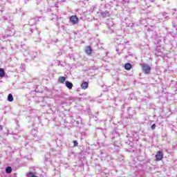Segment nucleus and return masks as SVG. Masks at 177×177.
Returning <instances> with one entry per match:
<instances>
[{"instance_id": "obj_1", "label": "nucleus", "mask_w": 177, "mask_h": 177, "mask_svg": "<svg viewBox=\"0 0 177 177\" xmlns=\"http://www.w3.org/2000/svg\"><path fill=\"white\" fill-rule=\"evenodd\" d=\"M141 69L145 74H150V71L151 70V68L147 64H142L141 65Z\"/></svg>"}, {"instance_id": "obj_2", "label": "nucleus", "mask_w": 177, "mask_h": 177, "mask_svg": "<svg viewBox=\"0 0 177 177\" xmlns=\"http://www.w3.org/2000/svg\"><path fill=\"white\" fill-rule=\"evenodd\" d=\"M159 19L162 20L160 21H167L169 17H168V14L166 12H162L158 15Z\"/></svg>"}, {"instance_id": "obj_3", "label": "nucleus", "mask_w": 177, "mask_h": 177, "mask_svg": "<svg viewBox=\"0 0 177 177\" xmlns=\"http://www.w3.org/2000/svg\"><path fill=\"white\" fill-rule=\"evenodd\" d=\"M156 161H161L164 158V153L161 151H158L156 155Z\"/></svg>"}, {"instance_id": "obj_4", "label": "nucleus", "mask_w": 177, "mask_h": 177, "mask_svg": "<svg viewBox=\"0 0 177 177\" xmlns=\"http://www.w3.org/2000/svg\"><path fill=\"white\" fill-rule=\"evenodd\" d=\"M92 52H93V49H92L91 46H86L85 53H86V55H92Z\"/></svg>"}, {"instance_id": "obj_5", "label": "nucleus", "mask_w": 177, "mask_h": 177, "mask_svg": "<svg viewBox=\"0 0 177 177\" xmlns=\"http://www.w3.org/2000/svg\"><path fill=\"white\" fill-rule=\"evenodd\" d=\"M100 13L102 17H109V16H110V11L100 10Z\"/></svg>"}, {"instance_id": "obj_6", "label": "nucleus", "mask_w": 177, "mask_h": 177, "mask_svg": "<svg viewBox=\"0 0 177 177\" xmlns=\"http://www.w3.org/2000/svg\"><path fill=\"white\" fill-rule=\"evenodd\" d=\"M45 20H44V18L42 17H32L30 19V21H35L36 23H37V21H44Z\"/></svg>"}, {"instance_id": "obj_7", "label": "nucleus", "mask_w": 177, "mask_h": 177, "mask_svg": "<svg viewBox=\"0 0 177 177\" xmlns=\"http://www.w3.org/2000/svg\"><path fill=\"white\" fill-rule=\"evenodd\" d=\"M70 21L71 23H77V22H78V17H77V15H72L70 17Z\"/></svg>"}, {"instance_id": "obj_8", "label": "nucleus", "mask_w": 177, "mask_h": 177, "mask_svg": "<svg viewBox=\"0 0 177 177\" xmlns=\"http://www.w3.org/2000/svg\"><path fill=\"white\" fill-rule=\"evenodd\" d=\"M89 86V84L87 82H83L81 84L82 89H88V87Z\"/></svg>"}, {"instance_id": "obj_9", "label": "nucleus", "mask_w": 177, "mask_h": 177, "mask_svg": "<svg viewBox=\"0 0 177 177\" xmlns=\"http://www.w3.org/2000/svg\"><path fill=\"white\" fill-rule=\"evenodd\" d=\"M132 68V64L129 63H127L124 64V69L127 70V71H129Z\"/></svg>"}, {"instance_id": "obj_10", "label": "nucleus", "mask_w": 177, "mask_h": 177, "mask_svg": "<svg viewBox=\"0 0 177 177\" xmlns=\"http://www.w3.org/2000/svg\"><path fill=\"white\" fill-rule=\"evenodd\" d=\"M66 86L68 88V89H73V83L66 81L65 82Z\"/></svg>"}, {"instance_id": "obj_11", "label": "nucleus", "mask_w": 177, "mask_h": 177, "mask_svg": "<svg viewBox=\"0 0 177 177\" xmlns=\"http://www.w3.org/2000/svg\"><path fill=\"white\" fill-rule=\"evenodd\" d=\"M59 82H60V84H63V82H64L66 81V77L64 76H60L58 79Z\"/></svg>"}, {"instance_id": "obj_12", "label": "nucleus", "mask_w": 177, "mask_h": 177, "mask_svg": "<svg viewBox=\"0 0 177 177\" xmlns=\"http://www.w3.org/2000/svg\"><path fill=\"white\" fill-rule=\"evenodd\" d=\"M0 77L1 78L5 77V70L3 68H0Z\"/></svg>"}, {"instance_id": "obj_13", "label": "nucleus", "mask_w": 177, "mask_h": 177, "mask_svg": "<svg viewBox=\"0 0 177 177\" xmlns=\"http://www.w3.org/2000/svg\"><path fill=\"white\" fill-rule=\"evenodd\" d=\"M6 174H12V167H7L6 169Z\"/></svg>"}, {"instance_id": "obj_14", "label": "nucleus", "mask_w": 177, "mask_h": 177, "mask_svg": "<svg viewBox=\"0 0 177 177\" xmlns=\"http://www.w3.org/2000/svg\"><path fill=\"white\" fill-rule=\"evenodd\" d=\"M8 102H13V95L11 93L8 94Z\"/></svg>"}, {"instance_id": "obj_15", "label": "nucleus", "mask_w": 177, "mask_h": 177, "mask_svg": "<svg viewBox=\"0 0 177 177\" xmlns=\"http://www.w3.org/2000/svg\"><path fill=\"white\" fill-rule=\"evenodd\" d=\"M173 16L177 19V10H172L171 11Z\"/></svg>"}, {"instance_id": "obj_16", "label": "nucleus", "mask_w": 177, "mask_h": 177, "mask_svg": "<svg viewBox=\"0 0 177 177\" xmlns=\"http://www.w3.org/2000/svg\"><path fill=\"white\" fill-rule=\"evenodd\" d=\"M73 145L74 147H76V146H78V142H77V140H73Z\"/></svg>"}, {"instance_id": "obj_17", "label": "nucleus", "mask_w": 177, "mask_h": 177, "mask_svg": "<svg viewBox=\"0 0 177 177\" xmlns=\"http://www.w3.org/2000/svg\"><path fill=\"white\" fill-rule=\"evenodd\" d=\"M151 129H156V124H153L151 127Z\"/></svg>"}, {"instance_id": "obj_18", "label": "nucleus", "mask_w": 177, "mask_h": 177, "mask_svg": "<svg viewBox=\"0 0 177 177\" xmlns=\"http://www.w3.org/2000/svg\"><path fill=\"white\" fill-rule=\"evenodd\" d=\"M3 19L4 20H6V17H3Z\"/></svg>"}, {"instance_id": "obj_19", "label": "nucleus", "mask_w": 177, "mask_h": 177, "mask_svg": "<svg viewBox=\"0 0 177 177\" xmlns=\"http://www.w3.org/2000/svg\"><path fill=\"white\" fill-rule=\"evenodd\" d=\"M0 129H2V126H0Z\"/></svg>"}, {"instance_id": "obj_20", "label": "nucleus", "mask_w": 177, "mask_h": 177, "mask_svg": "<svg viewBox=\"0 0 177 177\" xmlns=\"http://www.w3.org/2000/svg\"><path fill=\"white\" fill-rule=\"evenodd\" d=\"M151 1L154 2V0H151Z\"/></svg>"}, {"instance_id": "obj_21", "label": "nucleus", "mask_w": 177, "mask_h": 177, "mask_svg": "<svg viewBox=\"0 0 177 177\" xmlns=\"http://www.w3.org/2000/svg\"><path fill=\"white\" fill-rule=\"evenodd\" d=\"M101 1H104V0H101Z\"/></svg>"}, {"instance_id": "obj_22", "label": "nucleus", "mask_w": 177, "mask_h": 177, "mask_svg": "<svg viewBox=\"0 0 177 177\" xmlns=\"http://www.w3.org/2000/svg\"><path fill=\"white\" fill-rule=\"evenodd\" d=\"M113 1H116V0H113Z\"/></svg>"}]
</instances>
